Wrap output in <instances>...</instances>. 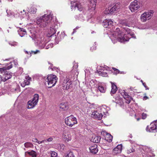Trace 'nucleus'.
Returning a JSON list of instances; mask_svg holds the SVG:
<instances>
[{
	"instance_id": "27",
	"label": "nucleus",
	"mask_w": 157,
	"mask_h": 157,
	"mask_svg": "<svg viewBox=\"0 0 157 157\" xmlns=\"http://www.w3.org/2000/svg\"><path fill=\"white\" fill-rule=\"evenodd\" d=\"M109 109V107H106L105 106L101 109V112H103V113L105 115L108 113V111Z\"/></svg>"
},
{
	"instance_id": "59",
	"label": "nucleus",
	"mask_w": 157,
	"mask_h": 157,
	"mask_svg": "<svg viewBox=\"0 0 157 157\" xmlns=\"http://www.w3.org/2000/svg\"><path fill=\"white\" fill-rule=\"evenodd\" d=\"M125 91L123 90V91H122L121 93L122 95L124 97V96L125 94Z\"/></svg>"
},
{
	"instance_id": "48",
	"label": "nucleus",
	"mask_w": 157,
	"mask_h": 157,
	"mask_svg": "<svg viewBox=\"0 0 157 157\" xmlns=\"http://www.w3.org/2000/svg\"><path fill=\"white\" fill-rule=\"evenodd\" d=\"M122 23L123 25L129 26L128 23H127L126 20H123L122 21Z\"/></svg>"
},
{
	"instance_id": "55",
	"label": "nucleus",
	"mask_w": 157,
	"mask_h": 157,
	"mask_svg": "<svg viewBox=\"0 0 157 157\" xmlns=\"http://www.w3.org/2000/svg\"><path fill=\"white\" fill-rule=\"evenodd\" d=\"M38 140L36 138H33L32 140V141L35 143H37Z\"/></svg>"
},
{
	"instance_id": "60",
	"label": "nucleus",
	"mask_w": 157,
	"mask_h": 157,
	"mask_svg": "<svg viewBox=\"0 0 157 157\" xmlns=\"http://www.w3.org/2000/svg\"><path fill=\"white\" fill-rule=\"evenodd\" d=\"M112 68L114 70V71H117V73H119V71L118 69H117L115 68H114V67H113Z\"/></svg>"
},
{
	"instance_id": "57",
	"label": "nucleus",
	"mask_w": 157,
	"mask_h": 157,
	"mask_svg": "<svg viewBox=\"0 0 157 157\" xmlns=\"http://www.w3.org/2000/svg\"><path fill=\"white\" fill-rule=\"evenodd\" d=\"M53 140V138L52 137H50L47 139V141L48 142L52 141Z\"/></svg>"
},
{
	"instance_id": "35",
	"label": "nucleus",
	"mask_w": 157,
	"mask_h": 157,
	"mask_svg": "<svg viewBox=\"0 0 157 157\" xmlns=\"http://www.w3.org/2000/svg\"><path fill=\"white\" fill-rule=\"evenodd\" d=\"M110 10V6H109L108 9H106L104 13L105 14H111L112 13Z\"/></svg>"
},
{
	"instance_id": "31",
	"label": "nucleus",
	"mask_w": 157,
	"mask_h": 157,
	"mask_svg": "<svg viewBox=\"0 0 157 157\" xmlns=\"http://www.w3.org/2000/svg\"><path fill=\"white\" fill-rule=\"evenodd\" d=\"M115 102L119 105H121L123 104V102L122 101L121 98L119 97H117L116 98Z\"/></svg>"
},
{
	"instance_id": "56",
	"label": "nucleus",
	"mask_w": 157,
	"mask_h": 157,
	"mask_svg": "<svg viewBox=\"0 0 157 157\" xmlns=\"http://www.w3.org/2000/svg\"><path fill=\"white\" fill-rule=\"evenodd\" d=\"M96 46H94L91 47L90 50L92 51L93 50H95L96 49Z\"/></svg>"
},
{
	"instance_id": "62",
	"label": "nucleus",
	"mask_w": 157,
	"mask_h": 157,
	"mask_svg": "<svg viewBox=\"0 0 157 157\" xmlns=\"http://www.w3.org/2000/svg\"><path fill=\"white\" fill-rule=\"evenodd\" d=\"M12 67V64H11L9 66H8L7 67V68H8V69H11Z\"/></svg>"
},
{
	"instance_id": "6",
	"label": "nucleus",
	"mask_w": 157,
	"mask_h": 157,
	"mask_svg": "<svg viewBox=\"0 0 157 157\" xmlns=\"http://www.w3.org/2000/svg\"><path fill=\"white\" fill-rule=\"evenodd\" d=\"M58 28L57 24L53 21H51V26L50 29L48 30V33L47 34L48 37H51L53 36L56 33V29Z\"/></svg>"
},
{
	"instance_id": "9",
	"label": "nucleus",
	"mask_w": 157,
	"mask_h": 157,
	"mask_svg": "<svg viewBox=\"0 0 157 157\" xmlns=\"http://www.w3.org/2000/svg\"><path fill=\"white\" fill-rule=\"evenodd\" d=\"M142 152L144 154L143 155V156L145 157L154 156L151 148L147 146H144L143 147Z\"/></svg>"
},
{
	"instance_id": "15",
	"label": "nucleus",
	"mask_w": 157,
	"mask_h": 157,
	"mask_svg": "<svg viewBox=\"0 0 157 157\" xmlns=\"http://www.w3.org/2000/svg\"><path fill=\"white\" fill-rule=\"evenodd\" d=\"M103 25L105 28H110L113 23V21L111 19H105L103 21Z\"/></svg>"
},
{
	"instance_id": "8",
	"label": "nucleus",
	"mask_w": 157,
	"mask_h": 157,
	"mask_svg": "<svg viewBox=\"0 0 157 157\" xmlns=\"http://www.w3.org/2000/svg\"><path fill=\"white\" fill-rule=\"evenodd\" d=\"M39 95L37 94H34L33 98L32 100L29 101L28 102V105L27 108L29 109L33 108L37 105L38 101Z\"/></svg>"
},
{
	"instance_id": "47",
	"label": "nucleus",
	"mask_w": 157,
	"mask_h": 157,
	"mask_svg": "<svg viewBox=\"0 0 157 157\" xmlns=\"http://www.w3.org/2000/svg\"><path fill=\"white\" fill-rule=\"evenodd\" d=\"M48 64L50 65V66L49 67V68H50L51 69H52L53 70H56V68H57L56 67H54L53 68L52 67H53V64L49 62H48Z\"/></svg>"
},
{
	"instance_id": "64",
	"label": "nucleus",
	"mask_w": 157,
	"mask_h": 157,
	"mask_svg": "<svg viewBox=\"0 0 157 157\" xmlns=\"http://www.w3.org/2000/svg\"><path fill=\"white\" fill-rule=\"evenodd\" d=\"M76 29H73V32L72 33V35H73L74 33H75V32H76Z\"/></svg>"
},
{
	"instance_id": "12",
	"label": "nucleus",
	"mask_w": 157,
	"mask_h": 157,
	"mask_svg": "<svg viewBox=\"0 0 157 157\" xmlns=\"http://www.w3.org/2000/svg\"><path fill=\"white\" fill-rule=\"evenodd\" d=\"M146 130L150 132H157V125L155 121L151 123L150 126H147Z\"/></svg>"
},
{
	"instance_id": "2",
	"label": "nucleus",
	"mask_w": 157,
	"mask_h": 157,
	"mask_svg": "<svg viewBox=\"0 0 157 157\" xmlns=\"http://www.w3.org/2000/svg\"><path fill=\"white\" fill-rule=\"evenodd\" d=\"M47 13L40 17L36 18V23L39 27L41 28H44L48 25L50 22H51V20L52 19V12L49 10H46Z\"/></svg>"
},
{
	"instance_id": "37",
	"label": "nucleus",
	"mask_w": 157,
	"mask_h": 157,
	"mask_svg": "<svg viewBox=\"0 0 157 157\" xmlns=\"http://www.w3.org/2000/svg\"><path fill=\"white\" fill-rule=\"evenodd\" d=\"M100 70L105 71V70H109V67L106 66H104L101 67V68L100 69Z\"/></svg>"
},
{
	"instance_id": "7",
	"label": "nucleus",
	"mask_w": 157,
	"mask_h": 157,
	"mask_svg": "<svg viewBox=\"0 0 157 157\" xmlns=\"http://www.w3.org/2000/svg\"><path fill=\"white\" fill-rule=\"evenodd\" d=\"M44 38L43 36L40 37H36L35 39V41H37V42L39 44V46L42 48L45 47L46 49H48L50 47H52L51 45H49V44H48L47 46H46L47 43L45 41H44Z\"/></svg>"
},
{
	"instance_id": "19",
	"label": "nucleus",
	"mask_w": 157,
	"mask_h": 157,
	"mask_svg": "<svg viewBox=\"0 0 157 157\" xmlns=\"http://www.w3.org/2000/svg\"><path fill=\"white\" fill-rule=\"evenodd\" d=\"M3 79L6 81L7 80L10 78L12 76V73L6 72L5 73L3 74Z\"/></svg>"
},
{
	"instance_id": "42",
	"label": "nucleus",
	"mask_w": 157,
	"mask_h": 157,
	"mask_svg": "<svg viewBox=\"0 0 157 157\" xmlns=\"http://www.w3.org/2000/svg\"><path fill=\"white\" fill-rule=\"evenodd\" d=\"M9 44L11 45V46H17L18 43L17 42H10L9 43Z\"/></svg>"
},
{
	"instance_id": "36",
	"label": "nucleus",
	"mask_w": 157,
	"mask_h": 157,
	"mask_svg": "<svg viewBox=\"0 0 157 157\" xmlns=\"http://www.w3.org/2000/svg\"><path fill=\"white\" fill-rule=\"evenodd\" d=\"M135 150L132 147L128 149L127 151V153L128 154H130V153L133 152L135 151Z\"/></svg>"
},
{
	"instance_id": "23",
	"label": "nucleus",
	"mask_w": 157,
	"mask_h": 157,
	"mask_svg": "<svg viewBox=\"0 0 157 157\" xmlns=\"http://www.w3.org/2000/svg\"><path fill=\"white\" fill-rule=\"evenodd\" d=\"M19 34L21 37L23 36L26 33L25 30L23 28H20L18 31Z\"/></svg>"
},
{
	"instance_id": "5",
	"label": "nucleus",
	"mask_w": 157,
	"mask_h": 157,
	"mask_svg": "<svg viewBox=\"0 0 157 157\" xmlns=\"http://www.w3.org/2000/svg\"><path fill=\"white\" fill-rule=\"evenodd\" d=\"M65 124L70 127H72L77 123L76 118L72 115L65 118Z\"/></svg>"
},
{
	"instance_id": "52",
	"label": "nucleus",
	"mask_w": 157,
	"mask_h": 157,
	"mask_svg": "<svg viewBox=\"0 0 157 157\" xmlns=\"http://www.w3.org/2000/svg\"><path fill=\"white\" fill-rule=\"evenodd\" d=\"M143 85L145 87L146 90H149V88L146 86V84L145 82H143Z\"/></svg>"
},
{
	"instance_id": "18",
	"label": "nucleus",
	"mask_w": 157,
	"mask_h": 157,
	"mask_svg": "<svg viewBox=\"0 0 157 157\" xmlns=\"http://www.w3.org/2000/svg\"><path fill=\"white\" fill-rule=\"evenodd\" d=\"M90 152L93 154L96 153L98 151L97 148V145L96 144L93 145L89 147Z\"/></svg>"
},
{
	"instance_id": "24",
	"label": "nucleus",
	"mask_w": 157,
	"mask_h": 157,
	"mask_svg": "<svg viewBox=\"0 0 157 157\" xmlns=\"http://www.w3.org/2000/svg\"><path fill=\"white\" fill-rule=\"evenodd\" d=\"M91 91L94 96H98L99 95V93L97 88H93L91 89Z\"/></svg>"
},
{
	"instance_id": "26",
	"label": "nucleus",
	"mask_w": 157,
	"mask_h": 157,
	"mask_svg": "<svg viewBox=\"0 0 157 157\" xmlns=\"http://www.w3.org/2000/svg\"><path fill=\"white\" fill-rule=\"evenodd\" d=\"M112 83V89L110 92L111 94H114L117 90V87L113 83Z\"/></svg>"
},
{
	"instance_id": "33",
	"label": "nucleus",
	"mask_w": 157,
	"mask_h": 157,
	"mask_svg": "<svg viewBox=\"0 0 157 157\" xmlns=\"http://www.w3.org/2000/svg\"><path fill=\"white\" fill-rule=\"evenodd\" d=\"M74 66L73 67L72 71L77 72L78 71L77 68L78 65L77 63L74 62Z\"/></svg>"
},
{
	"instance_id": "3",
	"label": "nucleus",
	"mask_w": 157,
	"mask_h": 157,
	"mask_svg": "<svg viewBox=\"0 0 157 157\" xmlns=\"http://www.w3.org/2000/svg\"><path fill=\"white\" fill-rule=\"evenodd\" d=\"M57 81V78L56 75H48L46 79L45 84H48V87L50 88L56 84Z\"/></svg>"
},
{
	"instance_id": "16",
	"label": "nucleus",
	"mask_w": 157,
	"mask_h": 157,
	"mask_svg": "<svg viewBox=\"0 0 157 157\" xmlns=\"http://www.w3.org/2000/svg\"><path fill=\"white\" fill-rule=\"evenodd\" d=\"M91 115L93 117L98 118L99 120L101 119L103 116L101 113H99L97 111L92 112Z\"/></svg>"
},
{
	"instance_id": "30",
	"label": "nucleus",
	"mask_w": 157,
	"mask_h": 157,
	"mask_svg": "<svg viewBox=\"0 0 157 157\" xmlns=\"http://www.w3.org/2000/svg\"><path fill=\"white\" fill-rule=\"evenodd\" d=\"M104 71L100 70L98 71V73L100 75L102 76L106 77L107 75V73Z\"/></svg>"
},
{
	"instance_id": "13",
	"label": "nucleus",
	"mask_w": 157,
	"mask_h": 157,
	"mask_svg": "<svg viewBox=\"0 0 157 157\" xmlns=\"http://www.w3.org/2000/svg\"><path fill=\"white\" fill-rule=\"evenodd\" d=\"M71 9L72 10L73 9L76 8L77 10L80 11H82L83 10V8L81 4L79 2H73L72 1H71Z\"/></svg>"
},
{
	"instance_id": "32",
	"label": "nucleus",
	"mask_w": 157,
	"mask_h": 157,
	"mask_svg": "<svg viewBox=\"0 0 157 157\" xmlns=\"http://www.w3.org/2000/svg\"><path fill=\"white\" fill-rule=\"evenodd\" d=\"M37 11L36 9L34 7H32L29 10V12L31 14H35L36 13Z\"/></svg>"
},
{
	"instance_id": "4",
	"label": "nucleus",
	"mask_w": 157,
	"mask_h": 157,
	"mask_svg": "<svg viewBox=\"0 0 157 157\" xmlns=\"http://www.w3.org/2000/svg\"><path fill=\"white\" fill-rule=\"evenodd\" d=\"M61 82L62 83L63 89L65 90H68L72 87L71 81L67 77L62 78L60 79Z\"/></svg>"
},
{
	"instance_id": "22",
	"label": "nucleus",
	"mask_w": 157,
	"mask_h": 157,
	"mask_svg": "<svg viewBox=\"0 0 157 157\" xmlns=\"http://www.w3.org/2000/svg\"><path fill=\"white\" fill-rule=\"evenodd\" d=\"M90 3V6L91 7V9L92 10H94L96 7V0H89Z\"/></svg>"
},
{
	"instance_id": "50",
	"label": "nucleus",
	"mask_w": 157,
	"mask_h": 157,
	"mask_svg": "<svg viewBox=\"0 0 157 157\" xmlns=\"http://www.w3.org/2000/svg\"><path fill=\"white\" fill-rule=\"evenodd\" d=\"M142 118L143 119H145L147 117V114L146 113H143L142 114Z\"/></svg>"
},
{
	"instance_id": "53",
	"label": "nucleus",
	"mask_w": 157,
	"mask_h": 157,
	"mask_svg": "<svg viewBox=\"0 0 157 157\" xmlns=\"http://www.w3.org/2000/svg\"><path fill=\"white\" fill-rule=\"evenodd\" d=\"M114 8H113V7H111L110 6V10L111 11L112 13L116 11L115 9H114Z\"/></svg>"
},
{
	"instance_id": "34",
	"label": "nucleus",
	"mask_w": 157,
	"mask_h": 157,
	"mask_svg": "<svg viewBox=\"0 0 157 157\" xmlns=\"http://www.w3.org/2000/svg\"><path fill=\"white\" fill-rule=\"evenodd\" d=\"M24 146L25 147H33V144L29 142H26L24 144Z\"/></svg>"
},
{
	"instance_id": "61",
	"label": "nucleus",
	"mask_w": 157,
	"mask_h": 157,
	"mask_svg": "<svg viewBox=\"0 0 157 157\" xmlns=\"http://www.w3.org/2000/svg\"><path fill=\"white\" fill-rule=\"evenodd\" d=\"M17 90H18V88H15L14 89L13 88L12 89H11V91L12 92H13L14 91H16Z\"/></svg>"
},
{
	"instance_id": "10",
	"label": "nucleus",
	"mask_w": 157,
	"mask_h": 157,
	"mask_svg": "<svg viewBox=\"0 0 157 157\" xmlns=\"http://www.w3.org/2000/svg\"><path fill=\"white\" fill-rule=\"evenodd\" d=\"M140 7V2L136 0H135L132 2L129 6V9L132 12H135Z\"/></svg>"
},
{
	"instance_id": "39",
	"label": "nucleus",
	"mask_w": 157,
	"mask_h": 157,
	"mask_svg": "<svg viewBox=\"0 0 157 157\" xmlns=\"http://www.w3.org/2000/svg\"><path fill=\"white\" fill-rule=\"evenodd\" d=\"M73 153L71 151L69 152L66 156V157H75Z\"/></svg>"
},
{
	"instance_id": "28",
	"label": "nucleus",
	"mask_w": 157,
	"mask_h": 157,
	"mask_svg": "<svg viewBox=\"0 0 157 157\" xmlns=\"http://www.w3.org/2000/svg\"><path fill=\"white\" fill-rule=\"evenodd\" d=\"M31 79V78L29 76H26L25 77V79L24 80V82L26 85H29L30 83V81Z\"/></svg>"
},
{
	"instance_id": "38",
	"label": "nucleus",
	"mask_w": 157,
	"mask_h": 157,
	"mask_svg": "<svg viewBox=\"0 0 157 157\" xmlns=\"http://www.w3.org/2000/svg\"><path fill=\"white\" fill-rule=\"evenodd\" d=\"M109 138V139L107 140L109 142H111L112 140L113 136L109 134H108L106 135V138Z\"/></svg>"
},
{
	"instance_id": "43",
	"label": "nucleus",
	"mask_w": 157,
	"mask_h": 157,
	"mask_svg": "<svg viewBox=\"0 0 157 157\" xmlns=\"http://www.w3.org/2000/svg\"><path fill=\"white\" fill-rule=\"evenodd\" d=\"M6 12L7 13V16L8 17H10L12 15H13V12H12L10 11H8L7 10H6Z\"/></svg>"
},
{
	"instance_id": "58",
	"label": "nucleus",
	"mask_w": 157,
	"mask_h": 157,
	"mask_svg": "<svg viewBox=\"0 0 157 157\" xmlns=\"http://www.w3.org/2000/svg\"><path fill=\"white\" fill-rule=\"evenodd\" d=\"M148 99V97L147 96H144L143 97V100H146Z\"/></svg>"
},
{
	"instance_id": "63",
	"label": "nucleus",
	"mask_w": 157,
	"mask_h": 157,
	"mask_svg": "<svg viewBox=\"0 0 157 157\" xmlns=\"http://www.w3.org/2000/svg\"><path fill=\"white\" fill-rule=\"evenodd\" d=\"M43 142H44V141H39L38 140L37 143H38V144H40Z\"/></svg>"
},
{
	"instance_id": "51",
	"label": "nucleus",
	"mask_w": 157,
	"mask_h": 157,
	"mask_svg": "<svg viewBox=\"0 0 157 157\" xmlns=\"http://www.w3.org/2000/svg\"><path fill=\"white\" fill-rule=\"evenodd\" d=\"M2 82H5V81H4V79H3V76H2L0 75V83H1Z\"/></svg>"
},
{
	"instance_id": "40",
	"label": "nucleus",
	"mask_w": 157,
	"mask_h": 157,
	"mask_svg": "<svg viewBox=\"0 0 157 157\" xmlns=\"http://www.w3.org/2000/svg\"><path fill=\"white\" fill-rule=\"evenodd\" d=\"M113 7L114 8V9H115V10L116 11L118 10L120 8V6L118 3H117Z\"/></svg>"
},
{
	"instance_id": "45",
	"label": "nucleus",
	"mask_w": 157,
	"mask_h": 157,
	"mask_svg": "<svg viewBox=\"0 0 157 157\" xmlns=\"http://www.w3.org/2000/svg\"><path fill=\"white\" fill-rule=\"evenodd\" d=\"M6 70V68L5 67L0 68V73L3 74L6 72L5 71Z\"/></svg>"
},
{
	"instance_id": "14",
	"label": "nucleus",
	"mask_w": 157,
	"mask_h": 157,
	"mask_svg": "<svg viewBox=\"0 0 157 157\" xmlns=\"http://www.w3.org/2000/svg\"><path fill=\"white\" fill-rule=\"evenodd\" d=\"M28 14V13H26L25 12L24 10H23V11L18 10L13 12V15L15 17H18L20 15L23 17H25V16H27Z\"/></svg>"
},
{
	"instance_id": "21",
	"label": "nucleus",
	"mask_w": 157,
	"mask_h": 157,
	"mask_svg": "<svg viewBox=\"0 0 157 157\" xmlns=\"http://www.w3.org/2000/svg\"><path fill=\"white\" fill-rule=\"evenodd\" d=\"M124 98L126 100V102L128 104L131 101L132 99V98L130 96H129L128 94L126 92L124 96Z\"/></svg>"
},
{
	"instance_id": "49",
	"label": "nucleus",
	"mask_w": 157,
	"mask_h": 157,
	"mask_svg": "<svg viewBox=\"0 0 157 157\" xmlns=\"http://www.w3.org/2000/svg\"><path fill=\"white\" fill-rule=\"evenodd\" d=\"M81 17H82V16L80 15H79V16L76 15L75 16V18L77 19H78L79 20H82V19H81ZM83 20H84V19H83Z\"/></svg>"
},
{
	"instance_id": "25",
	"label": "nucleus",
	"mask_w": 157,
	"mask_h": 157,
	"mask_svg": "<svg viewBox=\"0 0 157 157\" xmlns=\"http://www.w3.org/2000/svg\"><path fill=\"white\" fill-rule=\"evenodd\" d=\"M101 139L100 136H95L92 137L91 141L94 143H98L100 142Z\"/></svg>"
},
{
	"instance_id": "41",
	"label": "nucleus",
	"mask_w": 157,
	"mask_h": 157,
	"mask_svg": "<svg viewBox=\"0 0 157 157\" xmlns=\"http://www.w3.org/2000/svg\"><path fill=\"white\" fill-rule=\"evenodd\" d=\"M118 150H119L118 148L116 147L113 149V152L114 154H116L120 153L121 152H119Z\"/></svg>"
},
{
	"instance_id": "17",
	"label": "nucleus",
	"mask_w": 157,
	"mask_h": 157,
	"mask_svg": "<svg viewBox=\"0 0 157 157\" xmlns=\"http://www.w3.org/2000/svg\"><path fill=\"white\" fill-rule=\"evenodd\" d=\"M71 135L69 133H63L62 137L63 140L66 142H68L71 140Z\"/></svg>"
},
{
	"instance_id": "44",
	"label": "nucleus",
	"mask_w": 157,
	"mask_h": 157,
	"mask_svg": "<svg viewBox=\"0 0 157 157\" xmlns=\"http://www.w3.org/2000/svg\"><path fill=\"white\" fill-rule=\"evenodd\" d=\"M117 147L118 148V152H121V151L122 150V145L121 144L120 145H118Z\"/></svg>"
},
{
	"instance_id": "54",
	"label": "nucleus",
	"mask_w": 157,
	"mask_h": 157,
	"mask_svg": "<svg viewBox=\"0 0 157 157\" xmlns=\"http://www.w3.org/2000/svg\"><path fill=\"white\" fill-rule=\"evenodd\" d=\"M32 52H33L34 54H36L37 53L40 52V51L39 50H36V51H31Z\"/></svg>"
},
{
	"instance_id": "20",
	"label": "nucleus",
	"mask_w": 157,
	"mask_h": 157,
	"mask_svg": "<svg viewBox=\"0 0 157 157\" xmlns=\"http://www.w3.org/2000/svg\"><path fill=\"white\" fill-rule=\"evenodd\" d=\"M68 108V106L66 103H61L59 105L60 110L61 111L67 110Z\"/></svg>"
},
{
	"instance_id": "1",
	"label": "nucleus",
	"mask_w": 157,
	"mask_h": 157,
	"mask_svg": "<svg viewBox=\"0 0 157 157\" xmlns=\"http://www.w3.org/2000/svg\"><path fill=\"white\" fill-rule=\"evenodd\" d=\"M129 34H127L120 31L118 28H117L114 33L111 37V39L113 44L118 40L121 43H124L129 40L130 38L128 36Z\"/></svg>"
},
{
	"instance_id": "46",
	"label": "nucleus",
	"mask_w": 157,
	"mask_h": 157,
	"mask_svg": "<svg viewBox=\"0 0 157 157\" xmlns=\"http://www.w3.org/2000/svg\"><path fill=\"white\" fill-rule=\"evenodd\" d=\"M57 155V153L55 151H52L51 153V157H56Z\"/></svg>"
},
{
	"instance_id": "11",
	"label": "nucleus",
	"mask_w": 157,
	"mask_h": 157,
	"mask_svg": "<svg viewBox=\"0 0 157 157\" xmlns=\"http://www.w3.org/2000/svg\"><path fill=\"white\" fill-rule=\"evenodd\" d=\"M153 15L152 11L144 12L140 17L141 20L143 22L146 21L147 20L150 19Z\"/></svg>"
},
{
	"instance_id": "29",
	"label": "nucleus",
	"mask_w": 157,
	"mask_h": 157,
	"mask_svg": "<svg viewBox=\"0 0 157 157\" xmlns=\"http://www.w3.org/2000/svg\"><path fill=\"white\" fill-rule=\"evenodd\" d=\"M97 88L98 91L102 93H104L106 91V88H104V87L102 86H99Z\"/></svg>"
}]
</instances>
